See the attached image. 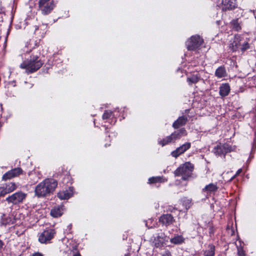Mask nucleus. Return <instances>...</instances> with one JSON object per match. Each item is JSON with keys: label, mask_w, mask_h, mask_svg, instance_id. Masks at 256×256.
Masks as SVG:
<instances>
[{"label": "nucleus", "mask_w": 256, "mask_h": 256, "mask_svg": "<svg viewBox=\"0 0 256 256\" xmlns=\"http://www.w3.org/2000/svg\"><path fill=\"white\" fill-rule=\"evenodd\" d=\"M200 76L198 74H192L187 78V82L190 84L197 83L200 80Z\"/></svg>", "instance_id": "393cba45"}, {"label": "nucleus", "mask_w": 256, "mask_h": 256, "mask_svg": "<svg viewBox=\"0 0 256 256\" xmlns=\"http://www.w3.org/2000/svg\"><path fill=\"white\" fill-rule=\"evenodd\" d=\"M162 178L161 177H160V176L152 177V178H150L148 180V181H149L150 183L153 184V183L162 182Z\"/></svg>", "instance_id": "c85d7f7f"}, {"label": "nucleus", "mask_w": 256, "mask_h": 256, "mask_svg": "<svg viewBox=\"0 0 256 256\" xmlns=\"http://www.w3.org/2000/svg\"><path fill=\"white\" fill-rule=\"evenodd\" d=\"M151 241L152 246L154 248L163 250L165 246H168V238L164 232H160L151 238Z\"/></svg>", "instance_id": "20e7f679"}, {"label": "nucleus", "mask_w": 256, "mask_h": 256, "mask_svg": "<svg viewBox=\"0 0 256 256\" xmlns=\"http://www.w3.org/2000/svg\"><path fill=\"white\" fill-rule=\"evenodd\" d=\"M73 256H81L80 253H76V254H74Z\"/></svg>", "instance_id": "4c0bfd02"}, {"label": "nucleus", "mask_w": 256, "mask_h": 256, "mask_svg": "<svg viewBox=\"0 0 256 256\" xmlns=\"http://www.w3.org/2000/svg\"><path fill=\"white\" fill-rule=\"evenodd\" d=\"M168 210H170V212H172V208H170L168 209Z\"/></svg>", "instance_id": "a19ab883"}, {"label": "nucleus", "mask_w": 256, "mask_h": 256, "mask_svg": "<svg viewBox=\"0 0 256 256\" xmlns=\"http://www.w3.org/2000/svg\"><path fill=\"white\" fill-rule=\"evenodd\" d=\"M191 144L190 142H186L178 148L172 152L171 154L173 157L176 158L188 150Z\"/></svg>", "instance_id": "9b49d317"}, {"label": "nucleus", "mask_w": 256, "mask_h": 256, "mask_svg": "<svg viewBox=\"0 0 256 256\" xmlns=\"http://www.w3.org/2000/svg\"><path fill=\"white\" fill-rule=\"evenodd\" d=\"M230 91V87L228 84H222L220 88V94L222 96H228Z\"/></svg>", "instance_id": "6ab92c4d"}, {"label": "nucleus", "mask_w": 256, "mask_h": 256, "mask_svg": "<svg viewBox=\"0 0 256 256\" xmlns=\"http://www.w3.org/2000/svg\"><path fill=\"white\" fill-rule=\"evenodd\" d=\"M107 145H108V146H110V144H106V146H107Z\"/></svg>", "instance_id": "58836bf2"}, {"label": "nucleus", "mask_w": 256, "mask_h": 256, "mask_svg": "<svg viewBox=\"0 0 256 256\" xmlns=\"http://www.w3.org/2000/svg\"><path fill=\"white\" fill-rule=\"evenodd\" d=\"M72 194V188H70L69 190H63L58 194V196L60 200H66L70 198Z\"/></svg>", "instance_id": "2eb2a0df"}, {"label": "nucleus", "mask_w": 256, "mask_h": 256, "mask_svg": "<svg viewBox=\"0 0 256 256\" xmlns=\"http://www.w3.org/2000/svg\"><path fill=\"white\" fill-rule=\"evenodd\" d=\"M175 141L174 140L172 134L170 136H166V138L160 140L158 141V143L159 144L161 145L162 146H164L166 144H168L172 142H174Z\"/></svg>", "instance_id": "aec40b11"}, {"label": "nucleus", "mask_w": 256, "mask_h": 256, "mask_svg": "<svg viewBox=\"0 0 256 256\" xmlns=\"http://www.w3.org/2000/svg\"><path fill=\"white\" fill-rule=\"evenodd\" d=\"M242 172V168H240L239 170H238L236 172V174L233 176L232 177V178H230V180H232L234 179L236 176H237L241 172Z\"/></svg>", "instance_id": "473e14b6"}, {"label": "nucleus", "mask_w": 256, "mask_h": 256, "mask_svg": "<svg viewBox=\"0 0 256 256\" xmlns=\"http://www.w3.org/2000/svg\"><path fill=\"white\" fill-rule=\"evenodd\" d=\"M187 121L188 118L186 116H180L173 123L172 126L174 128H178L180 126L185 125Z\"/></svg>", "instance_id": "dca6fc26"}, {"label": "nucleus", "mask_w": 256, "mask_h": 256, "mask_svg": "<svg viewBox=\"0 0 256 256\" xmlns=\"http://www.w3.org/2000/svg\"><path fill=\"white\" fill-rule=\"evenodd\" d=\"M39 8L44 14H48L54 8V4L53 1L50 2L38 3Z\"/></svg>", "instance_id": "9d476101"}, {"label": "nucleus", "mask_w": 256, "mask_h": 256, "mask_svg": "<svg viewBox=\"0 0 256 256\" xmlns=\"http://www.w3.org/2000/svg\"><path fill=\"white\" fill-rule=\"evenodd\" d=\"M244 38L240 36H236L232 42L230 44V47L233 51H236L240 49Z\"/></svg>", "instance_id": "4468645a"}, {"label": "nucleus", "mask_w": 256, "mask_h": 256, "mask_svg": "<svg viewBox=\"0 0 256 256\" xmlns=\"http://www.w3.org/2000/svg\"><path fill=\"white\" fill-rule=\"evenodd\" d=\"M159 221L163 225L168 226L172 224L175 222V220L170 214H164L160 218Z\"/></svg>", "instance_id": "f8f14e48"}, {"label": "nucleus", "mask_w": 256, "mask_h": 256, "mask_svg": "<svg viewBox=\"0 0 256 256\" xmlns=\"http://www.w3.org/2000/svg\"><path fill=\"white\" fill-rule=\"evenodd\" d=\"M58 186V182L53 178H46L35 188V194L38 197H44L52 193Z\"/></svg>", "instance_id": "f257e3e1"}, {"label": "nucleus", "mask_w": 256, "mask_h": 256, "mask_svg": "<svg viewBox=\"0 0 256 256\" xmlns=\"http://www.w3.org/2000/svg\"><path fill=\"white\" fill-rule=\"evenodd\" d=\"M110 116V114L107 112H104V114L102 115V118L104 120L107 119Z\"/></svg>", "instance_id": "2f4dec72"}, {"label": "nucleus", "mask_w": 256, "mask_h": 256, "mask_svg": "<svg viewBox=\"0 0 256 256\" xmlns=\"http://www.w3.org/2000/svg\"><path fill=\"white\" fill-rule=\"evenodd\" d=\"M4 246V243L3 242H2V240H0V250L2 248V246Z\"/></svg>", "instance_id": "e433bc0d"}, {"label": "nucleus", "mask_w": 256, "mask_h": 256, "mask_svg": "<svg viewBox=\"0 0 256 256\" xmlns=\"http://www.w3.org/2000/svg\"><path fill=\"white\" fill-rule=\"evenodd\" d=\"M62 206H58L54 208L50 211V215L54 218H58L62 214Z\"/></svg>", "instance_id": "a211bd4d"}, {"label": "nucleus", "mask_w": 256, "mask_h": 256, "mask_svg": "<svg viewBox=\"0 0 256 256\" xmlns=\"http://www.w3.org/2000/svg\"><path fill=\"white\" fill-rule=\"evenodd\" d=\"M222 11L232 10L237 7L236 0H220Z\"/></svg>", "instance_id": "1a4fd4ad"}, {"label": "nucleus", "mask_w": 256, "mask_h": 256, "mask_svg": "<svg viewBox=\"0 0 256 256\" xmlns=\"http://www.w3.org/2000/svg\"><path fill=\"white\" fill-rule=\"evenodd\" d=\"M42 64L43 62L40 58L39 54H32L30 58L24 61L20 67L22 69H25L26 72L30 74L37 71Z\"/></svg>", "instance_id": "f03ea898"}, {"label": "nucleus", "mask_w": 256, "mask_h": 256, "mask_svg": "<svg viewBox=\"0 0 256 256\" xmlns=\"http://www.w3.org/2000/svg\"><path fill=\"white\" fill-rule=\"evenodd\" d=\"M184 238L182 236L176 235L170 240L171 243L174 244H180L184 242Z\"/></svg>", "instance_id": "b1692460"}, {"label": "nucleus", "mask_w": 256, "mask_h": 256, "mask_svg": "<svg viewBox=\"0 0 256 256\" xmlns=\"http://www.w3.org/2000/svg\"><path fill=\"white\" fill-rule=\"evenodd\" d=\"M50 0H40L38 3H45V2H50Z\"/></svg>", "instance_id": "f704fd0d"}, {"label": "nucleus", "mask_w": 256, "mask_h": 256, "mask_svg": "<svg viewBox=\"0 0 256 256\" xmlns=\"http://www.w3.org/2000/svg\"><path fill=\"white\" fill-rule=\"evenodd\" d=\"M194 165L190 162H186L181 164L174 172L175 176H181L183 180H187L192 176L194 170Z\"/></svg>", "instance_id": "7ed1b4c3"}, {"label": "nucleus", "mask_w": 256, "mask_h": 256, "mask_svg": "<svg viewBox=\"0 0 256 256\" xmlns=\"http://www.w3.org/2000/svg\"><path fill=\"white\" fill-rule=\"evenodd\" d=\"M22 170L20 168H15L8 172L2 176L4 180H7L17 176L22 172Z\"/></svg>", "instance_id": "ddd939ff"}, {"label": "nucleus", "mask_w": 256, "mask_h": 256, "mask_svg": "<svg viewBox=\"0 0 256 256\" xmlns=\"http://www.w3.org/2000/svg\"><path fill=\"white\" fill-rule=\"evenodd\" d=\"M6 194H7L4 187H0V196H4Z\"/></svg>", "instance_id": "c756f323"}, {"label": "nucleus", "mask_w": 256, "mask_h": 256, "mask_svg": "<svg viewBox=\"0 0 256 256\" xmlns=\"http://www.w3.org/2000/svg\"><path fill=\"white\" fill-rule=\"evenodd\" d=\"M16 188V185L14 183H10L6 185L4 188L6 191V194L10 193L14 190Z\"/></svg>", "instance_id": "bb28decb"}, {"label": "nucleus", "mask_w": 256, "mask_h": 256, "mask_svg": "<svg viewBox=\"0 0 256 256\" xmlns=\"http://www.w3.org/2000/svg\"><path fill=\"white\" fill-rule=\"evenodd\" d=\"M26 195L22 192H16L6 198V200L9 203L17 204L22 202L26 198Z\"/></svg>", "instance_id": "6e6552de"}, {"label": "nucleus", "mask_w": 256, "mask_h": 256, "mask_svg": "<svg viewBox=\"0 0 256 256\" xmlns=\"http://www.w3.org/2000/svg\"><path fill=\"white\" fill-rule=\"evenodd\" d=\"M215 254V246L212 244H209L204 252V256H214Z\"/></svg>", "instance_id": "5701e85b"}, {"label": "nucleus", "mask_w": 256, "mask_h": 256, "mask_svg": "<svg viewBox=\"0 0 256 256\" xmlns=\"http://www.w3.org/2000/svg\"><path fill=\"white\" fill-rule=\"evenodd\" d=\"M34 27H35V30H36L38 29V26H36Z\"/></svg>", "instance_id": "ea45409f"}, {"label": "nucleus", "mask_w": 256, "mask_h": 256, "mask_svg": "<svg viewBox=\"0 0 256 256\" xmlns=\"http://www.w3.org/2000/svg\"><path fill=\"white\" fill-rule=\"evenodd\" d=\"M110 128H108V127H106V130H107L106 131V133H107V134H108V140H109L110 142H111V140H110V134H108V130H110Z\"/></svg>", "instance_id": "72a5a7b5"}, {"label": "nucleus", "mask_w": 256, "mask_h": 256, "mask_svg": "<svg viewBox=\"0 0 256 256\" xmlns=\"http://www.w3.org/2000/svg\"><path fill=\"white\" fill-rule=\"evenodd\" d=\"M174 141L180 139L182 136L187 135V132L184 128H182L180 130L174 131L171 134Z\"/></svg>", "instance_id": "f3484780"}, {"label": "nucleus", "mask_w": 256, "mask_h": 256, "mask_svg": "<svg viewBox=\"0 0 256 256\" xmlns=\"http://www.w3.org/2000/svg\"><path fill=\"white\" fill-rule=\"evenodd\" d=\"M250 46L248 42L244 40V41L242 42V44L240 46V50L244 52L248 50Z\"/></svg>", "instance_id": "cd10ccee"}, {"label": "nucleus", "mask_w": 256, "mask_h": 256, "mask_svg": "<svg viewBox=\"0 0 256 256\" xmlns=\"http://www.w3.org/2000/svg\"><path fill=\"white\" fill-rule=\"evenodd\" d=\"M32 256H43V255L40 252H36Z\"/></svg>", "instance_id": "c9c22d12"}, {"label": "nucleus", "mask_w": 256, "mask_h": 256, "mask_svg": "<svg viewBox=\"0 0 256 256\" xmlns=\"http://www.w3.org/2000/svg\"><path fill=\"white\" fill-rule=\"evenodd\" d=\"M226 75V72L224 66L218 67L215 72V76L218 78L225 77Z\"/></svg>", "instance_id": "4be33fe9"}, {"label": "nucleus", "mask_w": 256, "mask_h": 256, "mask_svg": "<svg viewBox=\"0 0 256 256\" xmlns=\"http://www.w3.org/2000/svg\"><path fill=\"white\" fill-rule=\"evenodd\" d=\"M232 28L236 31H240L242 29L240 24L238 22V20H234L231 22Z\"/></svg>", "instance_id": "a878e982"}, {"label": "nucleus", "mask_w": 256, "mask_h": 256, "mask_svg": "<svg viewBox=\"0 0 256 256\" xmlns=\"http://www.w3.org/2000/svg\"><path fill=\"white\" fill-rule=\"evenodd\" d=\"M55 234L54 230L52 229L44 230L39 235L38 241L42 244H46L54 238Z\"/></svg>", "instance_id": "0eeeda50"}, {"label": "nucleus", "mask_w": 256, "mask_h": 256, "mask_svg": "<svg viewBox=\"0 0 256 256\" xmlns=\"http://www.w3.org/2000/svg\"><path fill=\"white\" fill-rule=\"evenodd\" d=\"M236 148V146H232L228 144H220L215 146L214 152L218 156L224 155L226 153L234 150Z\"/></svg>", "instance_id": "423d86ee"}, {"label": "nucleus", "mask_w": 256, "mask_h": 256, "mask_svg": "<svg viewBox=\"0 0 256 256\" xmlns=\"http://www.w3.org/2000/svg\"><path fill=\"white\" fill-rule=\"evenodd\" d=\"M218 188L217 186L214 184H210L206 185L203 189L202 192H206L207 194L212 192H215L217 190Z\"/></svg>", "instance_id": "412c9836"}, {"label": "nucleus", "mask_w": 256, "mask_h": 256, "mask_svg": "<svg viewBox=\"0 0 256 256\" xmlns=\"http://www.w3.org/2000/svg\"><path fill=\"white\" fill-rule=\"evenodd\" d=\"M162 256H171V253L170 250H166L163 252L160 253Z\"/></svg>", "instance_id": "7c9ffc66"}, {"label": "nucleus", "mask_w": 256, "mask_h": 256, "mask_svg": "<svg viewBox=\"0 0 256 256\" xmlns=\"http://www.w3.org/2000/svg\"><path fill=\"white\" fill-rule=\"evenodd\" d=\"M203 42V39L199 36H194L186 42V46L188 50H194L200 47Z\"/></svg>", "instance_id": "39448f33"}]
</instances>
